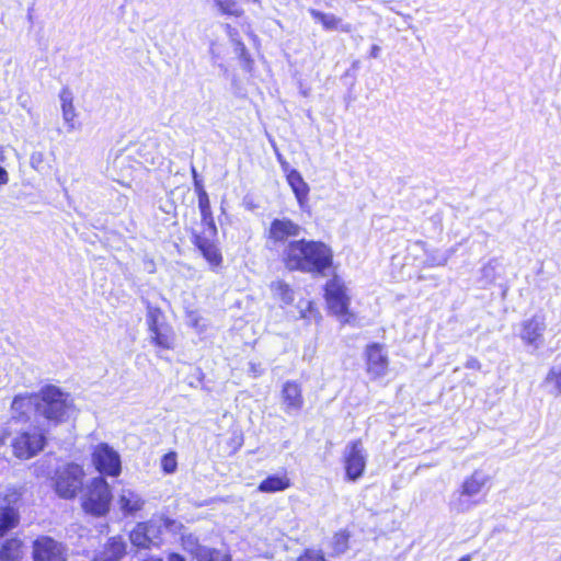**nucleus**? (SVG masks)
I'll list each match as a JSON object with an SVG mask.
<instances>
[{"mask_svg": "<svg viewBox=\"0 0 561 561\" xmlns=\"http://www.w3.org/2000/svg\"><path fill=\"white\" fill-rule=\"evenodd\" d=\"M283 262L290 271L324 275L332 265L333 252L323 242L301 239L286 245Z\"/></svg>", "mask_w": 561, "mask_h": 561, "instance_id": "f257e3e1", "label": "nucleus"}, {"mask_svg": "<svg viewBox=\"0 0 561 561\" xmlns=\"http://www.w3.org/2000/svg\"><path fill=\"white\" fill-rule=\"evenodd\" d=\"M490 480V476L480 470L467 477L449 501L450 511L458 514L467 513L482 504L485 501V489Z\"/></svg>", "mask_w": 561, "mask_h": 561, "instance_id": "f03ea898", "label": "nucleus"}, {"mask_svg": "<svg viewBox=\"0 0 561 561\" xmlns=\"http://www.w3.org/2000/svg\"><path fill=\"white\" fill-rule=\"evenodd\" d=\"M37 414L57 425L66 422L73 413V404L68 393L56 386H45L37 392Z\"/></svg>", "mask_w": 561, "mask_h": 561, "instance_id": "7ed1b4c3", "label": "nucleus"}, {"mask_svg": "<svg viewBox=\"0 0 561 561\" xmlns=\"http://www.w3.org/2000/svg\"><path fill=\"white\" fill-rule=\"evenodd\" d=\"M179 523L167 516H153L150 520L138 523L131 530L129 538L138 548H150L158 546L163 530L178 531Z\"/></svg>", "mask_w": 561, "mask_h": 561, "instance_id": "20e7f679", "label": "nucleus"}, {"mask_svg": "<svg viewBox=\"0 0 561 561\" xmlns=\"http://www.w3.org/2000/svg\"><path fill=\"white\" fill-rule=\"evenodd\" d=\"M111 500L112 493L107 482L104 478L96 477L85 486L81 506L85 513L100 517L110 511Z\"/></svg>", "mask_w": 561, "mask_h": 561, "instance_id": "39448f33", "label": "nucleus"}, {"mask_svg": "<svg viewBox=\"0 0 561 561\" xmlns=\"http://www.w3.org/2000/svg\"><path fill=\"white\" fill-rule=\"evenodd\" d=\"M84 472L79 465L68 463L56 470L54 488L56 493L64 499H72L82 488Z\"/></svg>", "mask_w": 561, "mask_h": 561, "instance_id": "423d86ee", "label": "nucleus"}, {"mask_svg": "<svg viewBox=\"0 0 561 561\" xmlns=\"http://www.w3.org/2000/svg\"><path fill=\"white\" fill-rule=\"evenodd\" d=\"M325 300L329 309L343 322H350V297L347 288L341 278L334 276L325 285Z\"/></svg>", "mask_w": 561, "mask_h": 561, "instance_id": "0eeeda50", "label": "nucleus"}, {"mask_svg": "<svg viewBox=\"0 0 561 561\" xmlns=\"http://www.w3.org/2000/svg\"><path fill=\"white\" fill-rule=\"evenodd\" d=\"M343 462L347 481L355 482L363 477L367 462V453L360 440L350 442L345 446Z\"/></svg>", "mask_w": 561, "mask_h": 561, "instance_id": "6e6552de", "label": "nucleus"}, {"mask_svg": "<svg viewBox=\"0 0 561 561\" xmlns=\"http://www.w3.org/2000/svg\"><path fill=\"white\" fill-rule=\"evenodd\" d=\"M92 462L103 474L117 477L122 471L121 457L116 450L105 443L96 445L92 451Z\"/></svg>", "mask_w": 561, "mask_h": 561, "instance_id": "1a4fd4ad", "label": "nucleus"}, {"mask_svg": "<svg viewBox=\"0 0 561 561\" xmlns=\"http://www.w3.org/2000/svg\"><path fill=\"white\" fill-rule=\"evenodd\" d=\"M45 436L41 432H23L12 442L13 454L20 459H30L44 448Z\"/></svg>", "mask_w": 561, "mask_h": 561, "instance_id": "9d476101", "label": "nucleus"}, {"mask_svg": "<svg viewBox=\"0 0 561 561\" xmlns=\"http://www.w3.org/2000/svg\"><path fill=\"white\" fill-rule=\"evenodd\" d=\"M34 561H66L62 546L50 537H39L33 546Z\"/></svg>", "mask_w": 561, "mask_h": 561, "instance_id": "9b49d317", "label": "nucleus"}, {"mask_svg": "<svg viewBox=\"0 0 561 561\" xmlns=\"http://www.w3.org/2000/svg\"><path fill=\"white\" fill-rule=\"evenodd\" d=\"M302 228L289 218H276L271 222L267 239L274 244L285 243L289 238L300 234Z\"/></svg>", "mask_w": 561, "mask_h": 561, "instance_id": "f8f14e48", "label": "nucleus"}, {"mask_svg": "<svg viewBox=\"0 0 561 561\" xmlns=\"http://www.w3.org/2000/svg\"><path fill=\"white\" fill-rule=\"evenodd\" d=\"M367 373L373 379H378L388 373V355L379 344H371L366 348Z\"/></svg>", "mask_w": 561, "mask_h": 561, "instance_id": "ddd939ff", "label": "nucleus"}, {"mask_svg": "<svg viewBox=\"0 0 561 561\" xmlns=\"http://www.w3.org/2000/svg\"><path fill=\"white\" fill-rule=\"evenodd\" d=\"M546 320L541 314H535L522 323L520 339L528 345L538 348L542 342L546 330Z\"/></svg>", "mask_w": 561, "mask_h": 561, "instance_id": "4468645a", "label": "nucleus"}, {"mask_svg": "<svg viewBox=\"0 0 561 561\" xmlns=\"http://www.w3.org/2000/svg\"><path fill=\"white\" fill-rule=\"evenodd\" d=\"M280 399L285 413L297 414L304 405L300 385L295 381H286L282 388Z\"/></svg>", "mask_w": 561, "mask_h": 561, "instance_id": "2eb2a0df", "label": "nucleus"}, {"mask_svg": "<svg viewBox=\"0 0 561 561\" xmlns=\"http://www.w3.org/2000/svg\"><path fill=\"white\" fill-rule=\"evenodd\" d=\"M37 393L15 396L11 404L12 417L16 420H27L33 411L37 413Z\"/></svg>", "mask_w": 561, "mask_h": 561, "instance_id": "dca6fc26", "label": "nucleus"}, {"mask_svg": "<svg viewBox=\"0 0 561 561\" xmlns=\"http://www.w3.org/2000/svg\"><path fill=\"white\" fill-rule=\"evenodd\" d=\"M117 505L124 515H135L146 504L145 499L131 489L124 488L117 495Z\"/></svg>", "mask_w": 561, "mask_h": 561, "instance_id": "f3484780", "label": "nucleus"}, {"mask_svg": "<svg viewBox=\"0 0 561 561\" xmlns=\"http://www.w3.org/2000/svg\"><path fill=\"white\" fill-rule=\"evenodd\" d=\"M126 547L121 536L111 537L93 561H119L126 554Z\"/></svg>", "mask_w": 561, "mask_h": 561, "instance_id": "a211bd4d", "label": "nucleus"}, {"mask_svg": "<svg viewBox=\"0 0 561 561\" xmlns=\"http://www.w3.org/2000/svg\"><path fill=\"white\" fill-rule=\"evenodd\" d=\"M286 179L297 198L299 206L302 207L308 199L309 185L305 182L301 174L295 169L286 173Z\"/></svg>", "mask_w": 561, "mask_h": 561, "instance_id": "6ab92c4d", "label": "nucleus"}, {"mask_svg": "<svg viewBox=\"0 0 561 561\" xmlns=\"http://www.w3.org/2000/svg\"><path fill=\"white\" fill-rule=\"evenodd\" d=\"M59 98L64 122L68 127V131H72L76 128L75 119L77 117L76 108L73 105V94L68 88H64L60 91Z\"/></svg>", "mask_w": 561, "mask_h": 561, "instance_id": "aec40b11", "label": "nucleus"}, {"mask_svg": "<svg viewBox=\"0 0 561 561\" xmlns=\"http://www.w3.org/2000/svg\"><path fill=\"white\" fill-rule=\"evenodd\" d=\"M309 13L316 22L321 23L325 31H351L350 25H344L342 20L332 13H324L316 9H310Z\"/></svg>", "mask_w": 561, "mask_h": 561, "instance_id": "412c9836", "label": "nucleus"}, {"mask_svg": "<svg viewBox=\"0 0 561 561\" xmlns=\"http://www.w3.org/2000/svg\"><path fill=\"white\" fill-rule=\"evenodd\" d=\"M291 485L290 479L286 473L274 474L264 479L257 486V490L263 493L280 492Z\"/></svg>", "mask_w": 561, "mask_h": 561, "instance_id": "4be33fe9", "label": "nucleus"}, {"mask_svg": "<svg viewBox=\"0 0 561 561\" xmlns=\"http://www.w3.org/2000/svg\"><path fill=\"white\" fill-rule=\"evenodd\" d=\"M151 342L163 350L174 347V332L168 325H159L156 330H149Z\"/></svg>", "mask_w": 561, "mask_h": 561, "instance_id": "5701e85b", "label": "nucleus"}, {"mask_svg": "<svg viewBox=\"0 0 561 561\" xmlns=\"http://www.w3.org/2000/svg\"><path fill=\"white\" fill-rule=\"evenodd\" d=\"M195 244L211 266L220 265L222 257L214 242L203 237H196Z\"/></svg>", "mask_w": 561, "mask_h": 561, "instance_id": "b1692460", "label": "nucleus"}, {"mask_svg": "<svg viewBox=\"0 0 561 561\" xmlns=\"http://www.w3.org/2000/svg\"><path fill=\"white\" fill-rule=\"evenodd\" d=\"M19 512L11 506L0 508V538L19 524Z\"/></svg>", "mask_w": 561, "mask_h": 561, "instance_id": "393cba45", "label": "nucleus"}, {"mask_svg": "<svg viewBox=\"0 0 561 561\" xmlns=\"http://www.w3.org/2000/svg\"><path fill=\"white\" fill-rule=\"evenodd\" d=\"M21 541L19 539L7 540L0 550V561H20Z\"/></svg>", "mask_w": 561, "mask_h": 561, "instance_id": "a878e982", "label": "nucleus"}, {"mask_svg": "<svg viewBox=\"0 0 561 561\" xmlns=\"http://www.w3.org/2000/svg\"><path fill=\"white\" fill-rule=\"evenodd\" d=\"M543 385L549 388V392L559 396L561 394V365H553L543 380Z\"/></svg>", "mask_w": 561, "mask_h": 561, "instance_id": "bb28decb", "label": "nucleus"}, {"mask_svg": "<svg viewBox=\"0 0 561 561\" xmlns=\"http://www.w3.org/2000/svg\"><path fill=\"white\" fill-rule=\"evenodd\" d=\"M196 559L197 561H230L227 553L207 547L196 549Z\"/></svg>", "mask_w": 561, "mask_h": 561, "instance_id": "cd10ccee", "label": "nucleus"}, {"mask_svg": "<svg viewBox=\"0 0 561 561\" xmlns=\"http://www.w3.org/2000/svg\"><path fill=\"white\" fill-rule=\"evenodd\" d=\"M216 8L222 14L241 16L243 14L242 8L236 0H213Z\"/></svg>", "mask_w": 561, "mask_h": 561, "instance_id": "c85d7f7f", "label": "nucleus"}, {"mask_svg": "<svg viewBox=\"0 0 561 561\" xmlns=\"http://www.w3.org/2000/svg\"><path fill=\"white\" fill-rule=\"evenodd\" d=\"M272 290L276 296H278L285 304H290L294 300V295L291 289L287 284L282 280L274 282L272 285Z\"/></svg>", "mask_w": 561, "mask_h": 561, "instance_id": "c756f323", "label": "nucleus"}, {"mask_svg": "<svg viewBox=\"0 0 561 561\" xmlns=\"http://www.w3.org/2000/svg\"><path fill=\"white\" fill-rule=\"evenodd\" d=\"M348 539L350 535L346 530L336 533L332 538V548L334 552L337 554L345 552L348 548Z\"/></svg>", "mask_w": 561, "mask_h": 561, "instance_id": "7c9ffc66", "label": "nucleus"}, {"mask_svg": "<svg viewBox=\"0 0 561 561\" xmlns=\"http://www.w3.org/2000/svg\"><path fill=\"white\" fill-rule=\"evenodd\" d=\"M232 45L234 47L233 50L236 55L240 58L242 62V67L247 70H250L252 66V59L245 45L241 41L236 42Z\"/></svg>", "mask_w": 561, "mask_h": 561, "instance_id": "2f4dec72", "label": "nucleus"}, {"mask_svg": "<svg viewBox=\"0 0 561 561\" xmlns=\"http://www.w3.org/2000/svg\"><path fill=\"white\" fill-rule=\"evenodd\" d=\"M500 267V264L495 260H491L488 262L481 270L482 278L485 280L486 284H491L495 282L497 277V268Z\"/></svg>", "mask_w": 561, "mask_h": 561, "instance_id": "473e14b6", "label": "nucleus"}, {"mask_svg": "<svg viewBox=\"0 0 561 561\" xmlns=\"http://www.w3.org/2000/svg\"><path fill=\"white\" fill-rule=\"evenodd\" d=\"M186 323L188 327L195 329L198 333H202L206 330V323L197 311L191 310L186 312Z\"/></svg>", "mask_w": 561, "mask_h": 561, "instance_id": "72a5a7b5", "label": "nucleus"}, {"mask_svg": "<svg viewBox=\"0 0 561 561\" xmlns=\"http://www.w3.org/2000/svg\"><path fill=\"white\" fill-rule=\"evenodd\" d=\"M161 468L163 472L171 474L176 471L178 461L176 454L174 451L165 454L161 459Z\"/></svg>", "mask_w": 561, "mask_h": 561, "instance_id": "f704fd0d", "label": "nucleus"}, {"mask_svg": "<svg viewBox=\"0 0 561 561\" xmlns=\"http://www.w3.org/2000/svg\"><path fill=\"white\" fill-rule=\"evenodd\" d=\"M161 310L159 308L152 307L148 305L147 307V323L148 330H156L157 327L161 325L159 323V318L161 317Z\"/></svg>", "mask_w": 561, "mask_h": 561, "instance_id": "c9c22d12", "label": "nucleus"}, {"mask_svg": "<svg viewBox=\"0 0 561 561\" xmlns=\"http://www.w3.org/2000/svg\"><path fill=\"white\" fill-rule=\"evenodd\" d=\"M298 561H327L323 554L317 550H307Z\"/></svg>", "mask_w": 561, "mask_h": 561, "instance_id": "e433bc0d", "label": "nucleus"}, {"mask_svg": "<svg viewBox=\"0 0 561 561\" xmlns=\"http://www.w3.org/2000/svg\"><path fill=\"white\" fill-rule=\"evenodd\" d=\"M274 147V152H275V156L283 169V171L285 173H288V171H290L291 169L289 168V163L284 159L283 154L279 152V150L277 149V147L275 145H273Z\"/></svg>", "mask_w": 561, "mask_h": 561, "instance_id": "4c0bfd02", "label": "nucleus"}, {"mask_svg": "<svg viewBox=\"0 0 561 561\" xmlns=\"http://www.w3.org/2000/svg\"><path fill=\"white\" fill-rule=\"evenodd\" d=\"M225 30H226V33H227V35H228V37H229V39H230V42H231L232 44H233V43H236V42L241 41V39L239 38V33H238V31H237L234 27H232L230 24H226V25H225Z\"/></svg>", "mask_w": 561, "mask_h": 561, "instance_id": "58836bf2", "label": "nucleus"}, {"mask_svg": "<svg viewBox=\"0 0 561 561\" xmlns=\"http://www.w3.org/2000/svg\"><path fill=\"white\" fill-rule=\"evenodd\" d=\"M465 367L468 369H481V363L476 357H469L465 364Z\"/></svg>", "mask_w": 561, "mask_h": 561, "instance_id": "ea45409f", "label": "nucleus"}, {"mask_svg": "<svg viewBox=\"0 0 561 561\" xmlns=\"http://www.w3.org/2000/svg\"><path fill=\"white\" fill-rule=\"evenodd\" d=\"M199 207L203 215H205L209 208L208 197L205 192L199 196Z\"/></svg>", "mask_w": 561, "mask_h": 561, "instance_id": "a19ab883", "label": "nucleus"}, {"mask_svg": "<svg viewBox=\"0 0 561 561\" xmlns=\"http://www.w3.org/2000/svg\"><path fill=\"white\" fill-rule=\"evenodd\" d=\"M8 182H9V174L2 167H0V185H4Z\"/></svg>", "mask_w": 561, "mask_h": 561, "instance_id": "79ce46f5", "label": "nucleus"}, {"mask_svg": "<svg viewBox=\"0 0 561 561\" xmlns=\"http://www.w3.org/2000/svg\"><path fill=\"white\" fill-rule=\"evenodd\" d=\"M380 47L378 45H374L370 49V56L377 58L379 56Z\"/></svg>", "mask_w": 561, "mask_h": 561, "instance_id": "37998d69", "label": "nucleus"}, {"mask_svg": "<svg viewBox=\"0 0 561 561\" xmlns=\"http://www.w3.org/2000/svg\"><path fill=\"white\" fill-rule=\"evenodd\" d=\"M169 561H185L184 558H182L179 554H171L169 558Z\"/></svg>", "mask_w": 561, "mask_h": 561, "instance_id": "c03bdc74", "label": "nucleus"}, {"mask_svg": "<svg viewBox=\"0 0 561 561\" xmlns=\"http://www.w3.org/2000/svg\"><path fill=\"white\" fill-rule=\"evenodd\" d=\"M251 368H252V371L254 373V376H257L261 374V369H259L255 364H252Z\"/></svg>", "mask_w": 561, "mask_h": 561, "instance_id": "a18cd8bd", "label": "nucleus"}, {"mask_svg": "<svg viewBox=\"0 0 561 561\" xmlns=\"http://www.w3.org/2000/svg\"><path fill=\"white\" fill-rule=\"evenodd\" d=\"M471 558L470 556H463L462 558L459 559V561H470Z\"/></svg>", "mask_w": 561, "mask_h": 561, "instance_id": "49530a36", "label": "nucleus"}, {"mask_svg": "<svg viewBox=\"0 0 561 561\" xmlns=\"http://www.w3.org/2000/svg\"><path fill=\"white\" fill-rule=\"evenodd\" d=\"M3 158H4V157H3V150H2V148L0 147V161H3Z\"/></svg>", "mask_w": 561, "mask_h": 561, "instance_id": "de8ad7c7", "label": "nucleus"}, {"mask_svg": "<svg viewBox=\"0 0 561 561\" xmlns=\"http://www.w3.org/2000/svg\"><path fill=\"white\" fill-rule=\"evenodd\" d=\"M38 162V159H35V156H32V161Z\"/></svg>", "mask_w": 561, "mask_h": 561, "instance_id": "09e8293b", "label": "nucleus"}, {"mask_svg": "<svg viewBox=\"0 0 561 561\" xmlns=\"http://www.w3.org/2000/svg\"><path fill=\"white\" fill-rule=\"evenodd\" d=\"M38 162V159H35V156H32V161Z\"/></svg>", "mask_w": 561, "mask_h": 561, "instance_id": "8fccbe9b", "label": "nucleus"}, {"mask_svg": "<svg viewBox=\"0 0 561 561\" xmlns=\"http://www.w3.org/2000/svg\"><path fill=\"white\" fill-rule=\"evenodd\" d=\"M35 471H36V476H39V474H41V473L38 472L37 467L35 468Z\"/></svg>", "mask_w": 561, "mask_h": 561, "instance_id": "3c124183", "label": "nucleus"}, {"mask_svg": "<svg viewBox=\"0 0 561 561\" xmlns=\"http://www.w3.org/2000/svg\"><path fill=\"white\" fill-rule=\"evenodd\" d=\"M252 1H253V2H255V3H259V2H260V0H252Z\"/></svg>", "mask_w": 561, "mask_h": 561, "instance_id": "603ef678", "label": "nucleus"}]
</instances>
